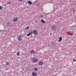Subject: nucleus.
Here are the masks:
<instances>
[{"label": "nucleus", "mask_w": 76, "mask_h": 76, "mask_svg": "<svg viewBox=\"0 0 76 76\" xmlns=\"http://www.w3.org/2000/svg\"><path fill=\"white\" fill-rule=\"evenodd\" d=\"M52 35V34H50V36H51Z\"/></svg>", "instance_id": "393cba45"}, {"label": "nucleus", "mask_w": 76, "mask_h": 76, "mask_svg": "<svg viewBox=\"0 0 76 76\" xmlns=\"http://www.w3.org/2000/svg\"><path fill=\"white\" fill-rule=\"evenodd\" d=\"M18 41H21V40H22V36H20L18 37Z\"/></svg>", "instance_id": "39448f33"}, {"label": "nucleus", "mask_w": 76, "mask_h": 76, "mask_svg": "<svg viewBox=\"0 0 76 76\" xmlns=\"http://www.w3.org/2000/svg\"><path fill=\"white\" fill-rule=\"evenodd\" d=\"M3 7H1V6H0V10H1L2 9V8Z\"/></svg>", "instance_id": "6ab92c4d"}, {"label": "nucleus", "mask_w": 76, "mask_h": 76, "mask_svg": "<svg viewBox=\"0 0 76 76\" xmlns=\"http://www.w3.org/2000/svg\"><path fill=\"white\" fill-rule=\"evenodd\" d=\"M19 1H22V0H19Z\"/></svg>", "instance_id": "b1692460"}, {"label": "nucleus", "mask_w": 76, "mask_h": 76, "mask_svg": "<svg viewBox=\"0 0 76 76\" xmlns=\"http://www.w3.org/2000/svg\"><path fill=\"white\" fill-rule=\"evenodd\" d=\"M41 22H42V23H45V21H44V20L42 19L41 20Z\"/></svg>", "instance_id": "ddd939ff"}, {"label": "nucleus", "mask_w": 76, "mask_h": 76, "mask_svg": "<svg viewBox=\"0 0 76 76\" xmlns=\"http://www.w3.org/2000/svg\"><path fill=\"white\" fill-rule=\"evenodd\" d=\"M23 69H24V68H23Z\"/></svg>", "instance_id": "bb28decb"}, {"label": "nucleus", "mask_w": 76, "mask_h": 76, "mask_svg": "<svg viewBox=\"0 0 76 76\" xmlns=\"http://www.w3.org/2000/svg\"><path fill=\"white\" fill-rule=\"evenodd\" d=\"M73 61L75 62V61H76V60L74 59L73 60Z\"/></svg>", "instance_id": "4be33fe9"}, {"label": "nucleus", "mask_w": 76, "mask_h": 76, "mask_svg": "<svg viewBox=\"0 0 76 76\" xmlns=\"http://www.w3.org/2000/svg\"><path fill=\"white\" fill-rule=\"evenodd\" d=\"M32 76H37V74L36 72H33L32 73Z\"/></svg>", "instance_id": "20e7f679"}, {"label": "nucleus", "mask_w": 76, "mask_h": 76, "mask_svg": "<svg viewBox=\"0 0 76 76\" xmlns=\"http://www.w3.org/2000/svg\"><path fill=\"white\" fill-rule=\"evenodd\" d=\"M51 28L53 31H56V30L57 29V26L55 25H53L52 26Z\"/></svg>", "instance_id": "7ed1b4c3"}, {"label": "nucleus", "mask_w": 76, "mask_h": 76, "mask_svg": "<svg viewBox=\"0 0 76 76\" xmlns=\"http://www.w3.org/2000/svg\"><path fill=\"white\" fill-rule=\"evenodd\" d=\"M59 40L58 41V42H60V41H61L62 40V37H60L59 38Z\"/></svg>", "instance_id": "f8f14e48"}, {"label": "nucleus", "mask_w": 76, "mask_h": 76, "mask_svg": "<svg viewBox=\"0 0 76 76\" xmlns=\"http://www.w3.org/2000/svg\"><path fill=\"white\" fill-rule=\"evenodd\" d=\"M10 4V1H8L7 2V4Z\"/></svg>", "instance_id": "a211bd4d"}, {"label": "nucleus", "mask_w": 76, "mask_h": 76, "mask_svg": "<svg viewBox=\"0 0 76 76\" xmlns=\"http://www.w3.org/2000/svg\"><path fill=\"white\" fill-rule=\"evenodd\" d=\"M20 55V53L19 52H18L17 53V56H19Z\"/></svg>", "instance_id": "dca6fc26"}, {"label": "nucleus", "mask_w": 76, "mask_h": 76, "mask_svg": "<svg viewBox=\"0 0 76 76\" xmlns=\"http://www.w3.org/2000/svg\"><path fill=\"white\" fill-rule=\"evenodd\" d=\"M33 33V32L32 31H29V34H30L31 35H32V34Z\"/></svg>", "instance_id": "2eb2a0df"}, {"label": "nucleus", "mask_w": 76, "mask_h": 76, "mask_svg": "<svg viewBox=\"0 0 76 76\" xmlns=\"http://www.w3.org/2000/svg\"><path fill=\"white\" fill-rule=\"evenodd\" d=\"M34 70L35 71H37V70H38V69L37 68H34Z\"/></svg>", "instance_id": "f3484780"}, {"label": "nucleus", "mask_w": 76, "mask_h": 76, "mask_svg": "<svg viewBox=\"0 0 76 76\" xmlns=\"http://www.w3.org/2000/svg\"><path fill=\"white\" fill-rule=\"evenodd\" d=\"M25 29L26 30H28V29H29V26H28L26 27L25 28Z\"/></svg>", "instance_id": "4468645a"}, {"label": "nucleus", "mask_w": 76, "mask_h": 76, "mask_svg": "<svg viewBox=\"0 0 76 76\" xmlns=\"http://www.w3.org/2000/svg\"><path fill=\"white\" fill-rule=\"evenodd\" d=\"M41 18H42V15L41 17Z\"/></svg>", "instance_id": "a878e982"}, {"label": "nucleus", "mask_w": 76, "mask_h": 76, "mask_svg": "<svg viewBox=\"0 0 76 76\" xmlns=\"http://www.w3.org/2000/svg\"><path fill=\"white\" fill-rule=\"evenodd\" d=\"M30 35H31L29 33L27 34V36H28H28H30Z\"/></svg>", "instance_id": "412c9836"}, {"label": "nucleus", "mask_w": 76, "mask_h": 76, "mask_svg": "<svg viewBox=\"0 0 76 76\" xmlns=\"http://www.w3.org/2000/svg\"><path fill=\"white\" fill-rule=\"evenodd\" d=\"M35 52L33 50H32L31 51H30L31 54H35Z\"/></svg>", "instance_id": "9d476101"}, {"label": "nucleus", "mask_w": 76, "mask_h": 76, "mask_svg": "<svg viewBox=\"0 0 76 76\" xmlns=\"http://www.w3.org/2000/svg\"><path fill=\"white\" fill-rule=\"evenodd\" d=\"M13 20L14 21H15V22H16L18 20V19L16 17H15L13 19Z\"/></svg>", "instance_id": "1a4fd4ad"}, {"label": "nucleus", "mask_w": 76, "mask_h": 76, "mask_svg": "<svg viewBox=\"0 0 76 76\" xmlns=\"http://www.w3.org/2000/svg\"><path fill=\"white\" fill-rule=\"evenodd\" d=\"M43 62L40 61L39 62V65H40V66H42V65H43Z\"/></svg>", "instance_id": "6e6552de"}, {"label": "nucleus", "mask_w": 76, "mask_h": 76, "mask_svg": "<svg viewBox=\"0 0 76 76\" xmlns=\"http://www.w3.org/2000/svg\"><path fill=\"white\" fill-rule=\"evenodd\" d=\"M69 35H71V36L72 35H73V33H71L69 34Z\"/></svg>", "instance_id": "5701e85b"}, {"label": "nucleus", "mask_w": 76, "mask_h": 76, "mask_svg": "<svg viewBox=\"0 0 76 76\" xmlns=\"http://www.w3.org/2000/svg\"><path fill=\"white\" fill-rule=\"evenodd\" d=\"M6 26L7 28H10L12 27V24H11V23L10 22H8L7 23L6 25Z\"/></svg>", "instance_id": "f257e3e1"}, {"label": "nucleus", "mask_w": 76, "mask_h": 76, "mask_svg": "<svg viewBox=\"0 0 76 76\" xmlns=\"http://www.w3.org/2000/svg\"><path fill=\"white\" fill-rule=\"evenodd\" d=\"M33 33L34 35H37V31L36 30H34L33 31Z\"/></svg>", "instance_id": "0eeeda50"}, {"label": "nucleus", "mask_w": 76, "mask_h": 76, "mask_svg": "<svg viewBox=\"0 0 76 76\" xmlns=\"http://www.w3.org/2000/svg\"><path fill=\"white\" fill-rule=\"evenodd\" d=\"M6 65H9V63L6 62Z\"/></svg>", "instance_id": "aec40b11"}, {"label": "nucleus", "mask_w": 76, "mask_h": 76, "mask_svg": "<svg viewBox=\"0 0 76 76\" xmlns=\"http://www.w3.org/2000/svg\"><path fill=\"white\" fill-rule=\"evenodd\" d=\"M33 61L34 63H37L38 61V60L37 59L34 58L33 59Z\"/></svg>", "instance_id": "423d86ee"}, {"label": "nucleus", "mask_w": 76, "mask_h": 76, "mask_svg": "<svg viewBox=\"0 0 76 76\" xmlns=\"http://www.w3.org/2000/svg\"><path fill=\"white\" fill-rule=\"evenodd\" d=\"M51 45L52 46H53V47H55L56 46V42H51Z\"/></svg>", "instance_id": "f03ea898"}, {"label": "nucleus", "mask_w": 76, "mask_h": 76, "mask_svg": "<svg viewBox=\"0 0 76 76\" xmlns=\"http://www.w3.org/2000/svg\"><path fill=\"white\" fill-rule=\"evenodd\" d=\"M28 3L29 4H32V3L31 1H28Z\"/></svg>", "instance_id": "9b49d317"}]
</instances>
